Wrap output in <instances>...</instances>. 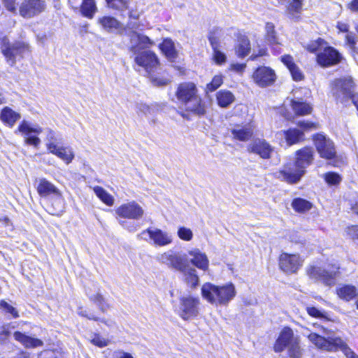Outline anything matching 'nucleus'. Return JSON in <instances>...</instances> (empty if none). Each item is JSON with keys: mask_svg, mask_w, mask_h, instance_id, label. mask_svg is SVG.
<instances>
[{"mask_svg": "<svg viewBox=\"0 0 358 358\" xmlns=\"http://www.w3.org/2000/svg\"><path fill=\"white\" fill-rule=\"evenodd\" d=\"M313 150L305 147L296 152L294 162L287 164L282 170L275 173L276 176L289 183L298 182L305 174L306 169L313 161Z\"/></svg>", "mask_w": 358, "mask_h": 358, "instance_id": "f257e3e1", "label": "nucleus"}, {"mask_svg": "<svg viewBox=\"0 0 358 358\" xmlns=\"http://www.w3.org/2000/svg\"><path fill=\"white\" fill-rule=\"evenodd\" d=\"M318 326V331L308 335L309 341L318 348L327 351L341 350L347 358H358L357 355L348 345V344L339 337H324L327 335V329L322 326Z\"/></svg>", "mask_w": 358, "mask_h": 358, "instance_id": "f03ea898", "label": "nucleus"}, {"mask_svg": "<svg viewBox=\"0 0 358 358\" xmlns=\"http://www.w3.org/2000/svg\"><path fill=\"white\" fill-rule=\"evenodd\" d=\"M236 294L235 286L229 282L222 286L206 282L201 287V295L210 303L215 306H227Z\"/></svg>", "mask_w": 358, "mask_h": 358, "instance_id": "7ed1b4c3", "label": "nucleus"}, {"mask_svg": "<svg viewBox=\"0 0 358 358\" xmlns=\"http://www.w3.org/2000/svg\"><path fill=\"white\" fill-rule=\"evenodd\" d=\"M196 93L197 90L194 83H184L178 86L176 96L185 105L186 110L202 115L205 114L206 108Z\"/></svg>", "mask_w": 358, "mask_h": 358, "instance_id": "20e7f679", "label": "nucleus"}, {"mask_svg": "<svg viewBox=\"0 0 358 358\" xmlns=\"http://www.w3.org/2000/svg\"><path fill=\"white\" fill-rule=\"evenodd\" d=\"M355 84L350 76L335 79L331 83V92L337 102L348 104L354 92Z\"/></svg>", "mask_w": 358, "mask_h": 358, "instance_id": "39448f33", "label": "nucleus"}, {"mask_svg": "<svg viewBox=\"0 0 358 358\" xmlns=\"http://www.w3.org/2000/svg\"><path fill=\"white\" fill-rule=\"evenodd\" d=\"M2 54L6 57L7 62L13 66L16 61L22 59L29 52V46L24 43H10L7 38H3L1 43Z\"/></svg>", "mask_w": 358, "mask_h": 358, "instance_id": "423d86ee", "label": "nucleus"}, {"mask_svg": "<svg viewBox=\"0 0 358 358\" xmlns=\"http://www.w3.org/2000/svg\"><path fill=\"white\" fill-rule=\"evenodd\" d=\"M340 267L333 265L330 268H322L319 266H310L308 271V275L311 279L320 281L327 286H332L336 282V278L339 273Z\"/></svg>", "mask_w": 358, "mask_h": 358, "instance_id": "0eeeda50", "label": "nucleus"}, {"mask_svg": "<svg viewBox=\"0 0 358 358\" xmlns=\"http://www.w3.org/2000/svg\"><path fill=\"white\" fill-rule=\"evenodd\" d=\"M137 238L145 241L150 240L154 245L159 247L169 245L173 242L171 234L157 228H148L143 230L137 235Z\"/></svg>", "mask_w": 358, "mask_h": 358, "instance_id": "6e6552de", "label": "nucleus"}, {"mask_svg": "<svg viewBox=\"0 0 358 358\" xmlns=\"http://www.w3.org/2000/svg\"><path fill=\"white\" fill-rule=\"evenodd\" d=\"M144 213L143 207L135 201L122 203L115 209V214L118 220H138L143 217Z\"/></svg>", "mask_w": 358, "mask_h": 358, "instance_id": "1a4fd4ad", "label": "nucleus"}, {"mask_svg": "<svg viewBox=\"0 0 358 358\" xmlns=\"http://www.w3.org/2000/svg\"><path fill=\"white\" fill-rule=\"evenodd\" d=\"M313 141L320 157L332 159L336 156V150L334 142L327 136L317 134L313 136Z\"/></svg>", "mask_w": 358, "mask_h": 358, "instance_id": "9d476101", "label": "nucleus"}, {"mask_svg": "<svg viewBox=\"0 0 358 358\" xmlns=\"http://www.w3.org/2000/svg\"><path fill=\"white\" fill-rule=\"evenodd\" d=\"M45 9L44 0H22L19 6V14L23 18L30 19L39 15Z\"/></svg>", "mask_w": 358, "mask_h": 358, "instance_id": "9b49d317", "label": "nucleus"}, {"mask_svg": "<svg viewBox=\"0 0 358 358\" xmlns=\"http://www.w3.org/2000/svg\"><path fill=\"white\" fill-rule=\"evenodd\" d=\"M200 300L192 296H183L180 299L179 315L183 320L195 317L199 314Z\"/></svg>", "mask_w": 358, "mask_h": 358, "instance_id": "f8f14e48", "label": "nucleus"}, {"mask_svg": "<svg viewBox=\"0 0 358 358\" xmlns=\"http://www.w3.org/2000/svg\"><path fill=\"white\" fill-rule=\"evenodd\" d=\"M341 54L331 46L325 45L323 50L317 55V62L322 67H329L341 62Z\"/></svg>", "mask_w": 358, "mask_h": 358, "instance_id": "ddd939ff", "label": "nucleus"}, {"mask_svg": "<svg viewBox=\"0 0 358 358\" xmlns=\"http://www.w3.org/2000/svg\"><path fill=\"white\" fill-rule=\"evenodd\" d=\"M129 36V50L134 55L142 52L144 50H147L146 49H148L155 45V42L148 36L137 31H131Z\"/></svg>", "mask_w": 358, "mask_h": 358, "instance_id": "4468645a", "label": "nucleus"}, {"mask_svg": "<svg viewBox=\"0 0 358 358\" xmlns=\"http://www.w3.org/2000/svg\"><path fill=\"white\" fill-rule=\"evenodd\" d=\"M303 262L299 255L283 252L279 257V266L287 273H294L302 266Z\"/></svg>", "mask_w": 358, "mask_h": 358, "instance_id": "2eb2a0df", "label": "nucleus"}, {"mask_svg": "<svg viewBox=\"0 0 358 358\" xmlns=\"http://www.w3.org/2000/svg\"><path fill=\"white\" fill-rule=\"evenodd\" d=\"M252 79L259 87H265L272 85L275 83L276 75L270 67L260 66L254 71Z\"/></svg>", "mask_w": 358, "mask_h": 358, "instance_id": "dca6fc26", "label": "nucleus"}, {"mask_svg": "<svg viewBox=\"0 0 358 358\" xmlns=\"http://www.w3.org/2000/svg\"><path fill=\"white\" fill-rule=\"evenodd\" d=\"M134 55L135 63L144 68L148 72L152 71L159 64L158 57L152 51L144 50Z\"/></svg>", "mask_w": 358, "mask_h": 358, "instance_id": "f3484780", "label": "nucleus"}, {"mask_svg": "<svg viewBox=\"0 0 358 358\" xmlns=\"http://www.w3.org/2000/svg\"><path fill=\"white\" fill-rule=\"evenodd\" d=\"M158 262L165 264L169 268L176 270H182L184 268V263L185 260L178 254L169 250L167 252L159 254L156 257Z\"/></svg>", "mask_w": 358, "mask_h": 358, "instance_id": "a211bd4d", "label": "nucleus"}, {"mask_svg": "<svg viewBox=\"0 0 358 358\" xmlns=\"http://www.w3.org/2000/svg\"><path fill=\"white\" fill-rule=\"evenodd\" d=\"M249 152L258 155L262 159H269L273 151V147L264 139L257 138L248 145Z\"/></svg>", "mask_w": 358, "mask_h": 358, "instance_id": "6ab92c4d", "label": "nucleus"}, {"mask_svg": "<svg viewBox=\"0 0 358 358\" xmlns=\"http://www.w3.org/2000/svg\"><path fill=\"white\" fill-rule=\"evenodd\" d=\"M36 189L38 194L41 197L54 196L61 197L60 190L52 182L45 178H38L36 180Z\"/></svg>", "mask_w": 358, "mask_h": 358, "instance_id": "aec40b11", "label": "nucleus"}, {"mask_svg": "<svg viewBox=\"0 0 358 358\" xmlns=\"http://www.w3.org/2000/svg\"><path fill=\"white\" fill-rule=\"evenodd\" d=\"M47 149L50 153L56 155L67 164L71 163L74 158L73 151L70 147L59 146L58 145L49 143L47 145Z\"/></svg>", "mask_w": 358, "mask_h": 358, "instance_id": "412c9836", "label": "nucleus"}, {"mask_svg": "<svg viewBox=\"0 0 358 358\" xmlns=\"http://www.w3.org/2000/svg\"><path fill=\"white\" fill-rule=\"evenodd\" d=\"M254 134V127L251 123L244 125L236 124L231 129V135L234 139L241 141L250 140Z\"/></svg>", "mask_w": 358, "mask_h": 358, "instance_id": "4be33fe9", "label": "nucleus"}, {"mask_svg": "<svg viewBox=\"0 0 358 358\" xmlns=\"http://www.w3.org/2000/svg\"><path fill=\"white\" fill-rule=\"evenodd\" d=\"M188 254L192 257L190 262L194 266L203 271L208 270L209 261L205 253L198 248H194L189 250Z\"/></svg>", "mask_w": 358, "mask_h": 358, "instance_id": "5701e85b", "label": "nucleus"}, {"mask_svg": "<svg viewBox=\"0 0 358 358\" xmlns=\"http://www.w3.org/2000/svg\"><path fill=\"white\" fill-rule=\"evenodd\" d=\"M295 339H296V338L294 337L292 330L288 327L284 328L274 345L275 351L278 352H282L285 348H287L291 343H292V341H294Z\"/></svg>", "mask_w": 358, "mask_h": 358, "instance_id": "b1692460", "label": "nucleus"}, {"mask_svg": "<svg viewBox=\"0 0 358 358\" xmlns=\"http://www.w3.org/2000/svg\"><path fill=\"white\" fill-rule=\"evenodd\" d=\"M70 3L75 8L79 7V2L76 0H69ZM81 14L87 18H92L94 15L97 10V8L94 0H82V3L80 6Z\"/></svg>", "mask_w": 358, "mask_h": 358, "instance_id": "393cba45", "label": "nucleus"}, {"mask_svg": "<svg viewBox=\"0 0 358 358\" xmlns=\"http://www.w3.org/2000/svg\"><path fill=\"white\" fill-rule=\"evenodd\" d=\"M99 23L108 32L121 34L124 31L123 24L113 17L103 16L99 19Z\"/></svg>", "mask_w": 358, "mask_h": 358, "instance_id": "a878e982", "label": "nucleus"}, {"mask_svg": "<svg viewBox=\"0 0 358 358\" xmlns=\"http://www.w3.org/2000/svg\"><path fill=\"white\" fill-rule=\"evenodd\" d=\"M159 49L170 62H175L178 57L175 43L169 38H164L159 44Z\"/></svg>", "mask_w": 358, "mask_h": 358, "instance_id": "bb28decb", "label": "nucleus"}, {"mask_svg": "<svg viewBox=\"0 0 358 358\" xmlns=\"http://www.w3.org/2000/svg\"><path fill=\"white\" fill-rule=\"evenodd\" d=\"M281 62L287 67L292 78L295 81H301L303 79L304 76L302 71L294 62V59L292 56L288 55L282 56Z\"/></svg>", "mask_w": 358, "mask_h": 358, "instance_id": "cd10ccee", "label": "nucleus"}, {"mask_svg": "<svg viewBox=\"0 0 358 358\" xmlns=\"http://www.w3.org/2000/svg\"><path fill=\"white\" fill-rule=\"evenodd\" d=\"M178 271L183 273L184 280L188 286L192 288H195L198 286L199 278L195 268L188 266L186 262H185L183 269Z\"/></svg>", "mask_w": 358, "mask_h": 358, "instance_id": "c85d7f7f", "label": "nucleus"}, {"mask_svg": "<svg viewBox=\"0 0 358 358\" xmlns=\"http://www.w3.org/2000/svg\"><path fill=\"white\" fill-rule=\"evenodd\" d=\"M336 294L341 299L350 301L357 296L358 291L354 285H341L336 288Z\"/></svg>", "mask_w": 358, "mask_h": 358, "instance_id": "c756f323", "label": "nucleus"}, {"mask_svg": "<svg viewBox=\"0 0 358 358\" xmlns=\"http://www.w3.org/2000/svg\"><path fill=\"white\" fill-rule=\"evenodd\" d=\"M20 118L21 115L19 113L14 111L8 106L4 107L0 113L1 120L10 127H13Z\"/></svg>", "mask_w": 358, "mask_h": 358, "instance_id": "7c9ffc66", "label": "nucleus"}, {"mask_svg": "<svg viewBox=\"0 0 358 358\" xmlns=\"http://www.w3.org/2000/svg\"><path fill=\"white\" fill-rule=\"evenodd\" d=\"M13 336L16 341L27 348H34L43 346V342L41 340L30 337L20 331H15Z\"/></svg>", "mask_w": 358, "mask_h": 358, "instance_id": "2f4dec72", "label": "nucleus"}, {"mask_svg": "<svg viewBox=\"0 0 358 358\" xmlns=\"http://www.w3.org/2000/svg\"><path fill=\"white\" fill-rule=\"evenodd\" d=\"M287 145L291 146L304 140V133L298 129H289L282 131Z\"/></svg>", "mask_w": 358, "mask_h": 358, "instance_id": "473e14b6", "label": "nucleus"}, {"mask_svg": "<svg viewBox=\"0 0 358 358\" xmlns=\"http://www.w3.org/2000/svg\"><path fill=\"white\" fill-rule=\"evenodd\" d=\"M225 38V31L220 28H213L208 35V38L211 47L222 48Z\"/></svg>", "mask_w": 358, "mask_h": 358, "instance_id": "72a5a7b5", "label": "nucleus"}, {"mask_svg": "<svg viewBox=\"0 0 358 358\" xmlns=\"http://www.w3.org/2000/svg\"><path fill=\"white\" fill-rule=\"evenodd\" d=\"M217 104L222 108H227L234 100V95L229 90H220L216 94Z\"/></svg>", "mask_w": 358, "mask_h": 358, "instance_id": "f704fd0d", "label": "nucleus"}, {"mask_svg": "<svg viewBox=\"0 0 358 358\" xmlns=\"http://www.w3.org/2000/svg\"><path fill=\"white\" fill-rule=\"evenodd\" d=\"M250 43L246 36H241L236 47V52L238 57H245L250 52Z\"/></svg>", "mask_w": 358, "mask_h": 358, "instance_id": "c9c22d12", "label": "nucleus"}, {"mask_svg": "<svg viewBox=\"0 0 358 358\" xmlns=\"http://www.w3.org/2000/svg\"><path fill=\"white\" fill-rule=\"evenodd\" d=\"M292 108L297 115H306L312 111V107L307 103L301 101H292Z\"/></svg>", "mask_w": 358, "mask_h": 358, "instance_id": "e433bc0d", "label": "nucleus"}, {"mask_svg": "<svg viewBox=\"0 0 358 358\" xmlns=\"http://www.w3.org/2000/svg\"><path fill=\"white\" fill-rule=\"evenodd\" d=\"M93 190L96 195L108 206H111L114 203V198L108 192H107L103 187L100 186H96L93 188Z\"/></svg>", "mask_w": 358, "mask_h": 358, "instance_id": "4c0bfd02", "label": "nucleus"}, {"mask_svg": "<svg viewBox=\"0 0 358 358\" xmlns=\"http://www.w3.org/2000/svg\"><path fill=\"white\" fill-rule=\"evenodd\" d=\"M312 203L303 199L296 198L292 201V207L299 213H303L312 208Z\"/></svg>", "mask_w": 358, "mask_h": 358, "instance_id": "58836bf2", "label": "nucleus"}, {"mask_svg": "<svg viewBox=\"0 0 358 358\" xmlns=\"http://www.w3.org/2000/svg\"><path fill=\"white\" fill-rule=\"evenodd\" d=\"M327 43L322 38H318L317 40L312 41L304 45V48L310 52L314 53L317 51H322Z\"/></svg>", "mask_w": 358, "mask_h": 358, "instance_id": "ea45409f", "label": "nucleus"}, {"mask_svg": "<svg viewBox=\"0 0 358 358\" xmlns=\"http://www.w3.org/2000/svg\"><path fill=\"white\" fill-rule=\"evenodd\" d=\"M18 131L25 134L26 136H28L31 133L39 134L43 131V129L41 127L38 126H36L34 127H31V125L27 121L23 120L18 127Z\"/></svg>", "mask_w": 358, "mask_h": 358, "instance_id": "a19ab883", "label": "nucleus"}, {"mask_svg": "<svg viewBox=\"0 0 358 358\" xmlns=\"http://www.w3.org/2000/svg\"><path fill=\"white\" fill-rule=\"evenodd\" d=\"M90 299L96 304L103 313H105L109 308L108 304L106 302L105 299L100 293L90 296Z\"/></svg>", "mask_w": 358, "mask_h": 358, "instance_id": "79ce46f5", "label": "nucleus"}, {"mask_svg": "<svg viewBox=\"0 0 358 358\" xmlns=\"http://www.w3.org/2000/svg\"><path fill=\"white\" fill-rule=\"evenodd\" d=\"M289 356L290 358H300L302 355V350L299 346L298 339L292 341V343L287 347Z\"/></svg>", "mask_w": 358, "mask_h": 358, "instance_id": "37998d69", "label": "nucleus"}, {"mask_svg": "<svg viewBox=\"0 0 358 358\" xmlns=\"http://www.w3.org/2000/svg\"><path fill=\"white\" fill-rule=\"evenodd\" d=\"M213 49V59L217 65H222L227 62V55L221 50L222 48L211 47Z\"/></svg>", "mask_w": 358, "mask_h": 358, "instance_id": "c03bdc74", "label": "nucleus"}, {"mask_svg": "<svg viewBox=\"0 0 358 358\" xmlns=\"http://www.w3.org/2000/svg\"><path fill=\"white\" fill-rule=\"evenodd\" d=\"M266 38L267 41L271 44H278V38L274 29L273 24L271 22H267L266 24Z\"/></svg>", "mask_w": 358, "mask_h": 358, "instance_id": "a18cd8bd", "label": "nucleus"}, {"mask_svg": "<svg viewBox=\"0 0 358 358\" xmlns=\"http://www.w3.org/2000/svg\"><path fill=\"white\" fill-rule=\"evenodd\" d=\"M324 178L326 182L329 185H337L341 180V176L335 172H328L324 175Z\"/></svg>", "mask_w": 358, "mask_h": 358, "instance_id": "49530a36", "label": "nucleus"}, {"mask_svg": "<svg viewBox=\"0 0 358 358\" xmlns=\"http://www.w3.org/2000/svg\"><path fill=\"white\" fill-rule=\"evenodd\" d=\"M223 83L222 76L220 75H216L215 76L212 81L207 85L206 86V92H212L215 91L219 87L221 86V85Z\"/></svg>", "mask_w": 358, "mask_h": 358, "instance_id": "de8ad7c7", "label": "nucleus"}, {"mask_svg": "<svg viewBox=\"0 0 358 358\" xmlns=\"http://www.w3.org/2000/svg\"><path fill=\"white\" fill-rule=\"evenodd\" d=\"M110 8L117 10L127 8L129 0H106Z\"/></svg>", "mask_w": 358, "mask_h": 358, "instance_id": "09e8293b", "label": "nucleus"}, {"mask_svg": "<svg viewBox=\"0 0 358 358\" xmlns=\"http://www.w3.org/2000/svg\"><path fill=\"white\" fill-rule=\"evenodd\" d=\"M177 234L181 240L185 241H189L193 238V233L192 230L185 227H180L178 229Z\"/></svg>", "mask_w": 358, "mask_h": 358, "instance_id": "8fccbe9b", "label": "nucleus"}, {"mask_svg": "<svg viewBox=\"0 0 358 358\" xmlns=\"http://www.w3.org/2000/svg\"><path fill=\"white\" fill-rule=\"evenodd\" d=\"M90 342L99 348L106 347L108 344V341L101 337L99 334H93L91 336Z\"/></svg>", "mask_w": 358, "mask_h": 358, "instance_id": "3c124183", "label": "nucleus"}, {"mask_svg": "<svg viewBox=\"0 0 358 358\" xmlns=\"http://www.w3.org/2000/svg\"><path fill=\"white\" fill-rule=\"evenodd\" d=\"M46 145L49 143H53L55 145H57L60 138L58 137V135L51 129H48L46 131Z\"/></svg>", "mask_w": 358, "mask_h": 358, "instance_id": "603ef678", "label": "nucleus"}, {"mask_svg": "<svg viewBox=\"0 0 358 358\" xmlns=\"http://www.w3.org/2000/svg\"><path fill=\"white\" fill-rule=\"evenodd\" d=\"M0 306L6 313H10L13 317L17 318L19 317L17 310L13 306L8 304L6 301H1Z\"/></svg>", "mask_w": 358, "mask_h": 358, "instance_id": "864d4df0", "label": "nucleus"}, {"mask_svg": "<svg viewBox=\"0 0 358 358\" xmlns=\"http://www.w3.org/2000/svg\"><path fill=\"white\" fill-rule=\"evenodd\" d=\"M78 314L82 317H85L89 320H92L94 321H100L103 323H105L107 325H109L106 320L103 319H99L96 317H95L93 314H87V310H84L83 308H79L78 310Z\"/></svg>", "mask_w": 358, "mask_h": 358, "instance_id": "5fc2aeb1", "label": "nucleus"}, {"mask_svg": "<svg viewBox=\"0 0 358 358\" xmlns=\"http://www.w3.org/2000/svg\"><path fill=\"white\" fill-rule=\"evenodd\" d=\"M119 224L124 227L125 229H127L129 232H135L136 231L139 226L138 224H136L135 223H129L125 220H118Z\"/></svg>", "mask_w": 358, "mask_h": 358, "instance_id": "6e6d98bb", "label": "nucleus"}, {"mask_svg": "<svg viewBox=\"0 0 358 358\" xmlns=\"http://www.w3.org/2000/svg\"><path fill=\"white\" fill-rule=\"evenodd\" d=\"M302 3L292 1V2L289 4L287 10L289 13H299L302 10Z\"/></svg>", "mask_w": 358, "mask_h": 358, "instance_id": "4d7b16f0", "label": "nucleus"}, {"mask_svg": "<svg viewBox=\"0 0 358 358\" xmlns=\"http://www.w3.org/2000/svg\"><path fill=\"white\" fill-rule=\"evenodd\" d=\"M3 4L8 11L17 13L16 0H3Z\"/></svg>", "mask_w": 358, "mask_h": 358, "instance_id": "13d9d810", "label": "nucleus"}, {"mask_svg": "<svg viewBox=\"0 0 358 358\" xmlns=\"http://www.w3.org/2000/svg\"><path fill=\"white\" fill-rule=\"evenodd\" d=\"M246 68L245 64H231L229 70L235 71L238 73H242Z\"/></svg>", "mask_w": 358, "mask_h": 358, "instance_id": "bf43d9fd", "label": "nucleus"}, {"mask_svg": "<svg viewBox=\"0 0 358 358\" xmlns=\"http://www.w3.org/2000/svg\"><path fill=\"white\" fill-rule=\"evenodd\" d=\"M25 143L37 147L41 143V140L37 136L28 135L25 138Z\"/></svg>", "mask_w": 358, "mask_h": 358, "instance_id": "052dcab7", "label": "nucleus"}, {"mask_svg": "<svg viewBox=\"0 0 358 358\" xmlns=\"http://www.w3.org/2000/svg\"><path fill=\"white\" fill-rule=\"evenodd\" d=\"M151 82L154 86L162 87L168 84L169 80L161 78H152Z\"/></svg>", "mask_w": 358, "mask_h": 358, "instance_id": "680f3d73", "label": "nucleus"}, {"mask_svg": "<svg viewBox=\"0 0 358 358\" xmlns=\"http://www.w3.org/2000/svg\"><path fill=\"white\" fill-rule=\"evenodd\" d=\"M137 113H141L144 115H148L151 113L152 109L150 107L145 103H138Z\"/></svg>", "mask_w": 358, "mask_h": 358, "instance_id": "e2e57ef3", "label": "nucleus"}, {"mask_svg": "<svg viewBox=\"0 0 358 358\" xmlns=\"http://www.w3.org/2000/svg\"><path fill=\"white\" fill-rule=\"evenodd\" d=\"M297 125L302 129L303 131L315 129V124L312 122H305V121H299L297 123Z\"/></svg>", "mask_w": 358, "mask_h": 358, "instance_id": "0e129e2a", "label": "nucleus"}, {"mask_svg": "<svg viewBox=\"0 0 358 358\" xmlns=\"http://www.w3.org/2000/svg\"><path fill=\"white\" fill-rule=\"evenodd\" d=\"M348 234L353 239H358V226L353 225L348 228Z\"/></svg>", "mask_w": 358, "mask_h": 358, "instance_id": "69168bd1", "label": "nucleus"}, {"mask_svg": "<svg viewBox=\"0 0 358 358\" xmlns=\"http://www.w3.org/2000/svg\"><path fill=\"white\" fill-rule=\"evenodd\" d=\"M347 43L351 47H354L357 43V36L352 33H348L345 36Z\"/></svg>", "mask_w": 358, "mask_h": 358, "instance_id": "338daca9", "label": "nucleus"}, {"mask_svg": "<svg viewBox=\"0 0 358 358\" xmlns=\"http://www.w3.org/2000/svg\"><path fill=\"white\" fill-rule=\"evenodd\" d=\"M347 8L352 12L358 13V0H352L350 3L347 5Z\"/></svg>", "mask_w": 358, "mask_h": 358, "instance_id": "774afa93", "label": "nucleus"}]
</instances>
